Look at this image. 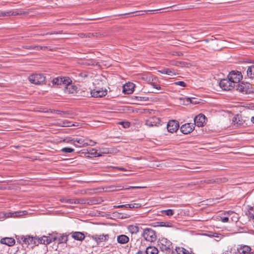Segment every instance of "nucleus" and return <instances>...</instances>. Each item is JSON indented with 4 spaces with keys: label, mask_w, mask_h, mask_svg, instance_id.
Wrapping results in <instances>:
<instances>
[{
    "label": "nucleus",
    "mask_w": 254,
    "mask_h": 254,
    "mask_svg": "<svg viewBox=\"0 0 254 254\" xmlns=\"http://www.w3.org/2000/svg\"><path fill=\"white\" fill-rule=\"evenodd\" d=\"M174 84L176 85H179L183 87H186L187 86L186 83L185 82L182 81L175 82L174 83Z\"/></svg>",
    "instance_id": "09e8293b"
},
{
    "label": "nucleus",
    "mask_w": 254,
    "mask_h": 254,
    "mask_svg": "<svg viewBox=\"0 0 254 254\" xmlns=\"http://www.w3.org/2000/svg\"><path fill=\"white\" fill-rule=\"evenodd\" d=\"M48 47L47 46H37V45H30V46H27L24 45L22 46L21 48H17L16 49V50L18 51H21L22 49H25L28 50H35L36 51H39L41 50H45L46 49H47Z\"/></svg>",
    "instance_id": "dca6fc26"
},
{
    "label": "nucleus",
    "mask_w": 254,
    "mask_h": 254,
    "mask_svg": "<svg viewBox=\"0 0 254 254\" xmlns=\"http://www.w3.org/2000/svg\"><path fill=\"white\" fill-rule=\"evenodd\" d=\"M219 84L221 88L226 91H229L236 88L233 81L229 78L221 79Z\"/></svg>",
    "instance_id": "423d86ee"
},
{
    "label": "nucleus",
    "mask_w": 254,
    "mask_h": 254,
    "mask_svg": "<svg viewBox=\"0 0 254 254\" xmlns=\"http://www.w3.org/2000/svg\"><path fill=\"white\" fill-rule=\"evenodd\" d=\"M117 169H118L119 170H121V171H125L126 170V169L124 168H122V167H117Z\"/></svg>",
    "instance_id": "0e129e2a"
},
{
    "label": "nucleus",
    "mask_w": 254,
    "mask_h": 254,
    "mask_svg": "<svg viewBox=\"0 0 254 254\" xmlns=\"http://www.w3.org/2000/svg\"><path fill=\"white\" fill-rule=\"evenodd\" d=\"M177 254H188L189 251L183 247H176Z\"/></svg>",
    "instance_id": "f704fd0d"
},
{
    "label": "nucleus",
    "mask_w": 254,
    "mask_h": 254,
    "mask_svg": "<svg viewBox=\"0 0 254 254\" xmlns=\"http://www.w3.org/2000/svg\"><path fill=\"white\" fill-rule=\"evenodd\" d=\"M51 112L52 113H56L60 115L62 117H66V115H69V113L67 111H61L58 110H52Z\"/></svg>",
    "instance_id": "7c9ffc66"
},
{
    "label": "nucleus",
    "mask_w": 254,
    "mask_h": 254,
    "mask_svg": "<svg viewBox=\"0 0 254 254\" xmlns=\"http://www.w3.org/2000/svg\"><path fill=\"white\" fill-rule=\"evenodd\" d=\"M62 33H63V31H53L51 32H48L46 33L41 34H39V35L44 36V35H47L60 34H62Z\"/></svg>",
    "instance_id": "37998d69"
},
{
    "label": "nucleus",
    "mask_w": 254,
    "mask_h": 254,
    "mask_svg": "<svg viewBox=\"0 0 254 254\" xmlns=\"http://www.w3.org/2000/svg\"><path fill=\"white\" fill-rule=\"evenodd\" d=\"M159 244L158 245L160 246V248L162 251L170 250V246L172 245L171 242L165 238L160 239L159 240Z\"/></svg>",
    "instance_id": "1a4fd4ad"
},
{
    "label": "nucleus",
    "mask_w": 254,
    "mask_h": 254,
    "mask_svg": "<svg viewBox=\"0 0 254 254\" xmlns=\"http://www.w3.org/2000/svg\"><path fill=\"white\" fill-rule=\"evenodd\" d=\"M68 234L64 233L62 234L59 237H58L57 242L59 244L66 243L68 241Z\"/></svg>",
    "instance_id": "b1692460"
},
{
    "label": "nucleus",
    "mask_w": 254,
    "mask_h": 254,
    "mask_svg": "<svg viewBox=\"0 0 254 254\" xmlns=\"http://www.w3.org/2000/svg\"><path fill=\"white\" fill-rule=\"evenodd\" d=\"M158 72L162 74H167L169 75L176 74V73L174 69L168 68H162V69L158 70Z\"/></svg>",
    "instance_id": "5701e85b"
},
{
    "label": "nucleus",
    "mask_w": 254,
    "mask_h": 254,
    "mask_svg": "<svg viewBox=\"0 0 254 254\" xmlns=\"http://www.w3.org/2000/svg\"><path fill=\"white\" fill-rule=\"evenodd\" d=\"M92 240H94L98 244L103 242H106L109 238L108 234L106 235H94L91 237Z\"/></svg>",
    "instance_id": "f8f14e48"
},
{
    "label": "nucleus",
    "mask_w": 254,
    "mask_h": 254,
    "mask_svg": "<svg viewBox=\"0 0 254 254\" xmlns=\"http://www.w3.org/2000/svg\"><path fill=\"white\" fill-rule=\"evenodd\" d=\"M64 86V92L68 94H74L77 93V87L72 83V80L69 77Z\"/></svg>",
    "instance_id": "39448f33"
},
{
    "label": "nucleus",
    "mask_w": 254,
    "mask_h": 254,
    "mask_svg": "<svg viewBox=\"0 0 254 254\" xmlns=\"http://www.w3.org/2000/svg\"><path fill=\"white\" fill-rule=\"evenodd\" d=\"M74 151V149L70 147H64L62 149L61 151L64 153H72Z\"/></svg>",
    "instance_id": "a19ab883"
},
{
    "label": "nucleus",
    "mask_w": 254,
    "mask_h": 254,
    "mask_svg": "<svg viewBox=\"0 0 254 254\" xmlns=\"http://www.w3.org/2000/svg\"><path fill=\"white\" fill-rule=\"evenodd\" d=\"M118 124L122 125L123 127L125 128L129 127L130 126V122H127V121L120 122L118 123Z\"/></svg>",
    "instance_id": "58836bf2"
},
{
    "label": "nucleus",
    "mask_w": 254,
    "mask_h": 254,
    "mask_svg": "<svg viewBox=\"0 0 254 254\" xmlns=\"http://www.w3.org/2000/svg\"><path fill=\"white\" fill-rule=\"evenodd\" d=\"M161 213L163 214H165L168 216H171L174 214V210L173 209H167V210H163L161 211Z\"/></svg>",
    "instance_id": "c9c22d12"
},
{
    "label": "nucleus",
    "mask_w": 254,
    "mask_h": 254,
    "mask_svg": "<svg viewBox=\"0 0 254 254\" xmlns=\"http://www.w3.org/2000/svg\"><path fill=\"white\" fill-rule=\"evenodd\" d=\"M114 207L116 208H123V207L127 208V205H126V204L120 205H115V206H114Z\"/></svg>",
    "instance_id": "6e6d98bb"
},
{
    "label": "nucleus",
    "mask_w": 254,
    "mask_h": 254,
    "mask_svg": "<svg viewBox=\"0 0 254 254\" xmlns=\"http://www.w3.org/2000/svg\"><path fill=\"white\" fill-rule=\"evenodd\" d=\"M128 230L131 234H137L139 231V227L135 225H129L128 226Z\"/></svg>",
    "instance_id": "2f4dec72"
},
{
    "label": "nucleus",
    "mask_w": 254,
    "mask_h": 254,
    "mask_svg": "<svg viewBox=\"0 0 254 254\" xmlns=\"http://www.w3.org/2000/svg\"><path fill=\"white\" fill-rule=\"evenodd\" d=\"M129 238L125 235H121L117 237V242L121 244H125L128 242Z\"/></svg>",
    "instance_id": "412c9836"
},
{
    "label": "nucleus",
    "mask_w": 254,
    "mask_h": 254,
    "mask_svg": "<svg viewBox=\"0 0 254 254\" xmlns=\"http://www.w3.org/2000/svg\"><path fill=\"white\" fill-rule=\"evenodd\" d=\"M251 121L254 124V116L251 118Z\"/></svg>",
    "instance_id": "338daca9"
},
{
    "label": "nucleus",
    "mask_w": 254,
    "mask_h": 254,
    "mask_svg": "<svg viewBox=\"0 0 254 254\" xmlns=\"http://www.w3.org/2000/svg\"><path fill=\"white\" fill-rule=\"evenodd\" d=\"M194 126L193 124L186 123L180 127L181 131L185 134L191 132L194 129Z\"/></svg>",
    "instance_id": "9d476101"
},
{
    "label": "nucleus",
    "mask_w": 254,
    "mask_h": 254,
    "mask_svg": "<svg viewBox=\"0 0 254 254\" xmlns=\"http://www.w3.org/2000/svg\"><path fill=\"white\" fill-rule=\"evenodd\" d=\"M228 221H229V218L227 217H224V218H223L222 219V221L224 223L227 222H228Z\"/></svg>",
    "instance_id": "4d7b16f0"
},
{
    "label": "nucleus",
    "mask_w": 254,
    "mask_h": 254,
    "mask_svg": "<svg viewBox=\"0 0 254 254\" xmlns=\"http://www.w3.org/2000/svg\"><path fill=\"white\" fill-rule=\"evenodd\" d=\"M74 146L77 147H82L88 145V142L86 139L82 138H75Z\"/></svg>",
    "instance_id": "a211bd4d"
},
{
    "label": "nucleus",
    "mask_w": 254,
    "mask_h": 254,
    "mask_svg": "<svg viewBox=\"0 0 254 254\" xmlns=\"http://www.w3.org/2000/svg\"><path fill=\"white\" fill-rule=\"evenodd\" d=\"M78 35L81 38L86 37V33H79L78 34Z\"/></svg>",
    "instance_id": "bf43d9fd"
},
{
    "label": "nucleus",
    "mask_w": 254,
    "mask_h": 254,
    "mask_svg": "<svg viewBox=\"0 0 254 254\" xmlns=\"http://www.w3.org/2000/svg\"><path fill=\"white\" fill-rule=\"evenodd\" d=\"M228 77L235 84V86H237V84H240V81L242 79L243 75L240 71H232L228 75Z\"/></svg>",
    "instance_id": "20e7f679"
},
{
    "label": "nucleus",
    "mask_w": 254,
    "mask_h": 254,
    "mask_svg": "<svg viewBox=\"0 0 254 254\" xmlns=\"http://www.w3.org/2000/svg\"><path fill=\"white\" fill-rule=\"evenodd\" d=\"M177 44V42H173L171 44V45L176 46Z\"/></svg>",
    "instance_id": "69168bd1"
},
{
    "label": "nucleus",
    "mask_w": 254,
    "mask_h": 254,
    "mask_svg": "<svg viewBox=\"0 0 254 254\" xmlns=\"http://www.w3.org/2000/svg\"><path fill=\"white\" fill-rule=\"evenodd\" d=\"M169 253L168 254H177V251H176V250L175 249V250H172L171 251H169Z\"/></svg>",
    "instance_id": "052dcab7"
},
{
    "label": "nucleus",
    "mask_w": 254,
    "mask_h": 254,
    "mask_svg": "<svg viewBox=\"0 0 254 254\" xmlns=\"http://www.w3.org/2000/svg\"><path fill=\"white\" fill-rule=\"evenodd\" d=\"M146 254H157L158 250L155 247L149 246L145 251Z\"/></svg>",
    "instance_id": "c85d7f7f"
},
{
    "label": "nucleus",
    "mask_w": 254,
    "mask_h": 254,
    "mask_svg": "<svg viewBox=\"0 0 254 254\" xmlns=\"http://www.w3.org/2000/svg\"><path fill=\"white\" fill-rule=\"evenodd\" d=\"M70 234L71 237L76 241H82L85 238L84 234L81 232H72Z\"/></svg>",
    "instance_id": "6ab92c4d"
},
{
    "label": "nucleus",
    "mask_w": 254,
    "mask_h": 254,
    "mask_svg": "<svg viewBox=\"0 0 254 254\" xmlns=\"http://www.w3.org/2000/svg\"><path fill=\"white\" fill-rule=\"evenodd\" d=\"M136 99L138 101H149V97H146V96H144V97L136 96Z\"/></svg>",
    "instance_id": "de8ad7c7"
},
{
    "label": "nucleus",
    "mask_w": 254,
    "mask_h": 254,
    "mask_svg": "<svg viewBox=\"0 0 254 254\" xmlns=\"http://www.w3.org/2000/svg\"><path fill=\"white\" fill-rule=\"evenodd\" d=\"M160 120L156 117H152L146 120L145 124L149 127H153L154 126H158L160 124Z\"/></svg>",
    "instance_id": "2eb2a0df"
},
{
    "label": "nucleus",
    "mask_w": 254,
    "mask_h": 254,
    "mask_svg": "<svg viewBox=\"0 0 254 254\" xmlns=\"http://www.w3.org/2000/svg\"><path fill=\"white\" fill-rule=\"evenodd\" d=\"M205 120V116L202 114H200L194 118V125L198 127H202L204 126Z\"/></svg>",
    "instance_id": "9b49d317"
},
{
    "label": "nucleus",
    "mask_w": 254,
    "mask_h": 254,
    "mask_svg": "<svg viewBox=\"0 0 254 254\" xmlns=\"http://www.w3.org/2000/svg\"><path fill=\"white\" fill-rule=\"evenodd\" d=\"M135 85L133 83L128 82L123 86V92L126 94H131L134 90Z\"/></svg>",
    "instance_id": "4468645a"
},
{
    "label": "nucleus",
    "mask_w": 254,
    "mask_h": 254,
    "mask_svg": "<svg viewBox=\"0 0 254 254\" xmlns=\"http://www.w3.org/2000/svg\"><path fill=\"white\" fill-rule=\"evenodd\" d=\"M199 99L195 98H191V104H197L200 103Z\"/></svg>",
    "instance_id": "8fccbe9b"
},
{
    "label": "nucleus",
    "mask_w": 254,
    "mask_h": 254,
    "mask_svg": "<svg viewBox=\"0 0 254 254\" xmlns=\"http://www.w3.org/2000/svg\"><path fill=\"white\" fill-rule=\"evenodd\" d=\"M74 138H71V137L66 138L64 140V142H66L67 143H71V144L74 145V144H75L74 143V142H75Z\"/></svg>",
    "instance_id": "c03bdc74"
},
{
    "label": "nucleus",
    "mask_w": 254,
    "mask_h": 254,
    "mask_svg": "<svg viewBox=\"0 0 254 254\" xmlns=\"http://www.w3.org/2000/svg\"><path fill=\"white\" fill-rule=\"evenodd\" d=\"M247 74L248 77L250 78H254V65H252L248 67L247 70Z\"/></svg>",
    "instance_id": "c756f323"
},
{
    "label": "nucleus",
    "mask_w": 254,
    "mask_h": 254,
    "mask_svg": "<svg viewBox=\"0 0 254 254\" xmlns=\"http://www.w3.org/2000/svg\"><path fill=\"white\" fill-rule=\"evenodd\" d=\"M93 36V34L91 33H86V37H88V38H90L91 37H92Z\"/></svg>",
    "instance_id": "680f3d73"
},
{
    "label": "nucleus",
    "mask_w": 254,
    "mask_h": 254,
    "mask_svg": "<svg viewBox=\"0 0 254 254\" xmlns=\"http://www.w3.org/2000/svg\"><path fill=\"white\" fill-rule=\"evenodd\" d=\"M180 99L181 100H185V101H184V103H183V104H184V105H189V104H190V103H191V98H189V97L184 98H180Z\"/></svg>",
    "instance_id": "a18cd8bd"
},
{
    "label": "nucleus",
    "mask_w": 254,
    "mask_h": 254,
    "mask_svg": "<svg viewBox=\"0 0 254 254\" xmlns=\"http://www.w3.org/2000/svg\"><path fill=\"white\" fill-rule=\"evenodd\" d=\"M37 236L33 237L29 235L22 236L21 237V240H22V244H25L26 246L29 245H37V242L36 240Z\"/></svg>",
    "instance_id": "0eeeda50"
},
{
    "label": "nucleus",
    "mask_w": 254,
    "mask_h": 254,
    "mask_svg": "<svg viewBox=\"0 0 254 254\" xmlns=\"http://www.w3.org/2000/svg\"><path fill=\"white\" fill-rule=\"evenodd\" d=\"M85 64L88 65H95L97 64V62L94 60H89L86 62Z\"/></svg>",
    "instance_id": "49530a36"
},
{
    "label": "nucleus",
    "mask_w": 254,
    "mask_h": 254,
    "mask_svg": "<svg viewBox=\"0 0 254 254\" xmlns=\"http://www.w3.org/2000/svg\"><path fill=\"white\" fill-rule=\"evenodd\" d=\"M146 78V80L154 88L157 89H160L161 87L159 85L156 84L154 82H153V76L146 77V78L143 77V79H145Z\"/></svg>",
    "instance_id": "cd10ccee"
},
{
    "label": "nucleus",
    "mask_w": 254,
    "mask_h": 254,
    "mask_svg": "<svg viewBox=\"0 0 254 254\" xmlns=\"http://www.w3.org/2000/svg\"><path fill=\"white\" fill-rule=\"evenodd\" d=\"M0 14H3V15H1V16H9L10 15H17L19 14L18 13L15 11H0Z\"/></svg>",
    "instance_id": "473e14b6"
},
{
    "label": "nucleus",
    "mask_w": 254,
    "mask_h": 254,
    "mask_svg": "<svg viewBox=\"0 0 254 254\" xmlns=\"http://www.w3.org/2000/svg\"><path fill=\"white\" fill-rule=\"evenodd\" d=\"M59 200L63 203H67L70 204H72V199H67L64 197L61 198Z\"/></svg>",
    "instance_id": "79ce46f5"
},
{
    "label": "nucleus",
    "mask_w": 254,
    "mask_h": 254,
    "mask_svg": "<svg viewBox=\"0 0 254 254\" xmlns=\"http://www.w3.org/2000/svg\"><path fill=\"white\" fill-rule=\"evenodd\" d=\"M237 85V86L236 87V89L240 92L246 94L254 93V88L252 87V85L249 83L242 82Z\"/></svg>",
    "instance_id": "f257e3e1"
},
{
    "label": "nucleus",
    "mask_w": 254,
    "mask_h": 254,
    "mask_svg": "<svg viewBox=\"0 0 254 254\" xmlns=\"http://www.w3.org/2000/svg\"><path fill=\"white\" fill-rule=\"evenodd\" d=\"M107 94V91L106 90H97L96 89H94L93 90L91 91V94L92 97L95 98L98 97H102L105 96Z\"/></svg>",
    "instance_id": "f3484780"
},
{
    "label": "nucleus",
    "mask_w": 254,
    "mask_h": 254,
    "mask_svg": "<svg viewBox=\"0 0 254 254\" xmlns=\"http://www.w3.org/2000/svg\"><path fill=\"white\" fill-rule=\"evenodd\" d=\"M238 251L240 254H247L251 251V249L249 246H244L238 249Z\"/></svg>",
    "instance_id": "bb28decb"
},
{
    "label": "nucleus",
    "mask_w": 254,
    "mask_h": 254,
    "mask_svg": "<svg viewBox=\"0 0 254 254\" xmlns=\"http://www.w3.org/2000/svg\"><path fill=\"white\" fill-rule=\"evenodd\" d=\"M29 81L32 84H41L46 81V76L42 73H34L28 77Z\"/></svg>",
    "instance_id": "f03ea898"
},
{
    "label": "nucleus",
    "mask_w": 254,
    "mask_h": 254,
    "mask_svg": "<svg viewBox=\"0 0 254 254\" xmlns=\"http://www.w3.org/2000/svg\"><path fill=\"white\" fill-rule=\"evenodd\" d=\"M80 75L81 76L83 77H86L87 76V75L85 73H81Z\"/></svg>",
    "instance_id": "e2e57ef3"
},
{
    "label": "nucleus",
    "mask_w": 254,
    "mask_h": 254,
    "mask_svg": "<svg viewBox=\"0 0 254 254\" xmlns=\"http://www.w3.org/2000/svg\"><path fill=\"white\" fill-rule=\"evenodd\" d=\"M67 78H69V77H58L57 78H54L52 80V83L54 85L63 86V88H64V86L65 84V83H66Z\"/></svg>",
    "instance_id": "ddd939ff"
},
{
    "label": "nucleus",
    "mask_w": 254,
    "mask_h": 254,
    "mask_svg": "<svg viewBox=\"0 0 254 254\" xmlns=\"http://www.w3.org/2000/svg\"><path fill=\"white\" fill-rule=\"evenodd\" d=\"M247 214L250 218L254 219V206L249 208L248 213Z\"/></svg>",
    "instance_id": "e433bc0d"
},
{
    "label": "nucleus",
    "mask_w": 254,
    "mask_h": 254,
    "mask_svg": "<svg viewBox=\"0 0 254 254\" xmlns=\"http://www.w3.org/2000/svg\"><path fill=\"white\" fill-rule=\"evenodd\" d=\"M64 127H72V126H74V125L71 122H67L66 123H64Z\"/></svg>",
    "instance_id": "864d4df0"
},
{
    "label": "nucleus",
    "mask_w": 254,
    "mask_h": 254,
    "mask_svg": "<svg viewBox=\"0 0 254 254\" xmlns=\"http://www.w3.org/2000/svg\"><path fill=\"white\" fill-rule=\"evenodd\" d=\"M173 55L181 56L183 55V54L180 52H176L174 54H173Z\"/></svg>",
    "instance_id": "13d9d810"
},
{
    "label": "nucleus",
    "mask_w": 254,
    "mask_h": 254,
    "mask_svg": "<svg viewBox=\"0 0 254 254\" xmlns=\"http://www.w3.org/2000/svg\"><path fill=\"white\" fill-rule=\"evenodd\" d=\"M142 236L144 239L150 242H155L157 239L156 232L151 228H145L143 230Z\"/></svg>",
    "instance_id": "7ed1b4c3"
},
{
    "label": "nucleus",
    "mask_w": 254,
    "mask_h": 254,
    "mask_svg": "<svg viewBox=\"0 0 254 254\" xmlns=\"http://www.w3.org/2000/svg\"><path fill=\"white\" fill-rule=\"evenodd\" d=\"M86 139L87 140V141L88 142V145L94 146L96 143L95 142L91 139Z\"/></svg>",
    "instance_id": "603ef678"
},
{
    "label": "nucleus",
    "mask_w": 254,
    "mask_h": 254,
    "mask_svg": "<svg viewBox=\"0 0 254 254\" xmlns=\"http://www.w3.org/2000/svg\"><path fill=\"white\" fill-rule=\"evenodd\" d=\"M101 200L100 198L96 197H88L87 198L86 204L89 205H93L100 203Z\"/></svg>",
    "instance_id": "393cba45"
},
{
    "label": "nucleus",
    "mask_w": 254,
    "mask_h": 254,
    "mask_svg": "<svg viewBox=\"0 0 254 254\" xmlns=\"http://www.w3.org/2000/svg\"><path fill=\"white\" fill-rule=\"evenodd\" d=\"M127 208H138L141 207V204L139 203H130L126 204Z\"/></svg>",
    "instance_id": "4c0bfd02"
},
{
    "label": "nucleus",
    "mask_w": 254,
    "mask_h": 254,
    "mask_svg": "<svg viewBox=\"0 0 254 254\" xmlns=\"http://www.w3.org/2000/svg\"><path fill=\"white\" fill-rule=\"evenodd\" d=\"M87 152L85 153V155L88 157H94L97 155V152L96 150L93 148H90L87 150Z\"/></svg>",
    "instance_id": "a878e982"
},
{
    "label": "nucleus",
    "mask_w": 254,
    "mask_h": 254,
    "mask_svg": "<svg viewBox=\"0 0 254 254\" xmlns=\"http://www.w3.org/2000/svg\"><path fill=\"white\" fill-rule=\"evenodd\" d=\"M168 131L171 133L176 132L179 128V123L176 120L169 121L167 125Z\"/></svg>",
    "instance_id": "6e6552de"
},
{
    "label": "nucleus",
    "mask_w": 254,
    "mask_h": 254,
    "mask_svg": "<svg viewBox=\"0 0 254 254\" xmlns=\"http://www.w3.org/2000/svg\"><path fill=\"white\" fill-rule=\"evenodd\" d=\"M72 204H79V198L72 199Z\"/></svg>",
    "instance_id": "5fc2aeb1"
},
{
    "label": "nucleus",
    "mask_w": 254,
    "mask_h": 254,
    "mask_svg": "<svg viewBox=\"0 0 254 254\" xmlns=\"http://www.w3.org/2000/svg\"><path fill=\"white\" fill-rule=\"evenodd\" d=\"M247 254H254V252H250Z\"/></svg>",
    "instance_id": "774afa93"
},
{
    "label": "nucleus",
    "mask_w": 254,
    "mask_h": 254,
    "mask_svg": "<svg viewBox=\"0 0 254 254\" xmlns=\"http://www.w3.org/2000/svg\"><path fill=\"white\" fill-rule=\"evenodd\" d=\"M36 240L37 242V245L39 244L48 245L51 243V240H49L48 238H47L46 236H43L40 238L37 237Z\"/></svg>",
    "instance_id": "4be33fe9"
},
{
    "label": "nucleus",
    "mask_w": 254,
    "mask_h": 254,
    "mask_svg": "<svg viewBox=\"0 0 254 254\" xmlns=\"http://www.w3.org/2000/svg\"><path fill=\"white\" fill-rule=\"evenodd\" d=\"M158 226L161 227H170L171 226V223L170 222H157Z\"/></svg>",
    "instance_id": "ea45409f"
},
{
    "label": "nucleus",
    "mask_w": 254,
    "mask_h": 254,
    "mask_svg": "<svg viewBox=\"0 0 254 254\" xmlns=\"http://www.w3.org/2000/svg\"><path fill=\"white\" fill-rule=\"evenodd\" d=\"M0 243L11 247L15 243V240L12 238L5 237L2 238L0 241Z\"/></svg>",
    "instance_id": "aec40b11"
},
{
    "label": "nucleus",
    "mask_w": 254,
    "mask_h": 254,
    "mask_svg": "<svg viewBox=\"0 0 254 254\" xmlns=\"http://www.w3.org/2000/svg\"><path fill=\"white\" fill-rule=\"evenodd\" d=\"M87 198H80L79 204H86Z\"/></svg>",
    "instance_id": "3c124183"
},
{
    "label": "nucleus",
    "mask_w": 254,
    "mask_h": 254,
    "mask_svg": "<svg viewBox=\"0 0 254 254\" xmlns=\"http://www.w3.org/2000/svg\"><path fill=\"white\" fill-rule=\"evenodd\" d=\"M58 234L57 233H52L49 234V236H47V237L48 238V239L51 240V243L52 242H56L58 240Z\"/></svg>",
    "instance_id": "72a5a7b5"
}]
</instances>
